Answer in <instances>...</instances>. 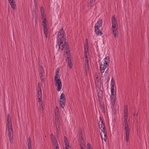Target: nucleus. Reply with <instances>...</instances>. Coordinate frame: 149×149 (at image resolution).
<instances>
[{
  "instance_id": "f257e3e1",
  "label": "nucleus",
  "mask_w": 149,
  "mask_h": 149,
  "mask_svg": "<svg viewBox=\"0 0 149 149\" xmlns=\"http://www.w3.org/2000/svg\"><path fill=\"white\" fill-rule=\"evenodd\" d=\"M65 33L63 29L59 30L57 35L58 45L56 47L58 50L64 51L68 54L70 52L69 45L68 42H65Z\"/></svg>"
},
{
  "instance_id": "f03ea898",
  "label": "nucleus",
  "mask_w": 149,
  "mask_h": 149,
  "mask_svg": "<svg viewBox=\"0 0 149 149\" xmlns=\"http://www.w3.org/2000/svg\"><path fill=\"white\" fill-rule=\"evenodd\" d=\"M103 62L100 67V70L102 73L104 72V76H106L107 75L109 72L108 70V66L110 62V57L109 56H107L105 57L103 60Z\"/></svg>"
},
{
  "instance_id": "7ed1b4c3",
  "label": "nucleus",
  "mask_w": 149,
  "mask_h": 149,
  "mask_svg": "<svg viewBox=\"0 0 149 149\" xmlns=\"http://www.w3.org/2000/svg\"><path fill=\"white\" fill-rule=\"evenodd\" d=\"M41 85L39 83L38 85L37 89V97L38 98V102L39 105V111L40 113H42L44 109L45 108V105L44 103L43 102L42 100V90L41 88Z\"/></svg>"
},
{
  "instance_id": "20e7f679",
  "label": "nucleus",
  "mask_w": 149,
  "mask_h": 149,
  "mask_svg": "<svg viewBox=\"0 0 149 149\" xmlns=\"http://www.w3.org/2000/svg\"><path fill=\"white\" fill-rule=\"evenodd\" d=\"M6 126L8 128L9 141L10 143H12L13 142V132L11 119L9 114L7 115V125Z\"/></svg>"
},
{
  "instance_id": "39448f33",
  "label": "nucleus",
  "mask_w": 149,
  "mask_h": 149,
  "mask_svg": "<svg viewBox=\"0 0 149 149\" xmlns=\"http://www.w3.org/2000/svg\"><path fill=\"white\" fill-rule=\"evenodd\" d=\"M100 121L99 122V127L102 130V133L101 134V137L102 139V135H104V140L105 142L106 141V139L107 137V133L105 131V126L103 123L102 120L101 119V118L100 117Z\"/></svg>"
},
{
  "instance_id": "423d86ee",
  "label": "nucleus",
  "mask_w": 149,
  "mask_h": 149,
  "mask_svg": "<svg viewBox=\"0 0 149 149\" xmlns=\"http://www.w3.org/2000/svg\"><path fill=\"white\" fill-rule=\"evenodd\" d=\"M59 111L58 108L56 107L55 110V127L56 128V132L58 133L59 130V125L60 124L59 116Z\"/></svg>"
},
{
  "instance_id": "0eeeda50",
  "label": "nucleus",
  "mask_w": 149,
  "mask_h": 149,
  "mask_svg": "<svg viewBox=\"0 0 149 149\" xmlns=\"http://www.w3.org/2000/svg\"><path fill=\"white\" fill-rule=\"evenodd\" d=\"M102 20L100 19L95 24V31L98 36H101L102 33L100 29V28L102 25Z\"/></svg>"
},
{
  "instance_id": "6e6552de",
  "label": "nucleus",
  "mask_w": 149,
  "mask_h": 149,
  "mask_svg": "<svg viewBox=\"0 0 149 149\" xmlns=\"http://www.w3.org/2000/svg\"><path fill=\"white\" fill-rule=\"evenodd\" d=\"M111 95L110 99L111 103L113 106H114L115 104L116 99V92L114 88H111Z\"/></svg>"
},
{
  "instance_id": "1a4fd4ad",
  "label": "nucleus",
  "mask_w": 149,
  "mask_h": 149,
  "mask_svg": "<svg viewBox=\"0 0 149 149\" xmlns=\"http://www.w3.org/2000/svg\"><path fill=\"white\" fill-rule=\"evenodd\" d=\"M54 80L56 89L58 91H60L62 87L61 80L60 79V77L54 78Z\"/></svg>"
},
{
  "instance_id": "9d476101",
  "label": "nucleus",
  "mask_w": 149,
  "mask_h": 149,
  "mask_svg": "<svg viewBox=\"0 0 149 149\" xmlns=\"http://www.w3.org/2000/svg\"><path fill=\"white\" fill-rule=\"evenodd\" d=\"M65 95L62 93L61 94L60 97L59 101V104L60 106L63 108L65 105Z\"/></svg>"
},
{
  "instance_id": "9b49d317",
  "label": "nucleus",
  "mask_w": 149,
  "mask_h": 149,
  "mask_svg": "<svg viewBox=\"0 0 149 149\" xmlns=\"http://www.w3.org/2000/svg\"><path fill=\"white\" fill-rule=\"evenodd\" d=\"M51 138L52 141L54 149H59V145L56 139L53 134H51Z\"/></svg>"
},
{
  "instance_id": "f8f14e48",
  "label": "nucleus",
  "mask_w": 149,
  "mask_h": 149,
  "mask_svg": "<svg viewBox=\"0 0 149 149\" xmlns=\"http://www.w3.org/2000/svg\"><path fill=\"white\" fill-rule=\"evenodd\" d=\"M124 126L125 129V138L126 142H127L129 141V127L128 124L125 125Z\"/></svg>"
},
{
  "instance_id": "ddd939ff",
  "label": "nucleus",
  "mask_w": 149,
  "mask_h": 149,
  "mask_svg": "<svg viewBox=\"0 0 149 149\" xmlns=\"http://www.w3.org/2000/svg\"><path fill=\"white\" fill-rule=\"evenodd\" d=\"M111 21L112 28H118V24L117 19L115 17V15H113V16L111 19Z\"/></svg>"
},
{
  "instance_id": "4468645a",
  "label": "nucleus",
  "mask_w": 149,
  "mask_h": 149,
  "mask_svg": "<svg viewBox=\"0 0 149 149\" xmlns=\"http://www.w3.org/2000/svg\"><path fill=\"white\" fill-rule=\"evenodd\" d=\"M127 110V107L126 106L125 107V109L124 110V122L125 123V125L128 124L127 123V119L128 117Z\"/></svg>"
},
{
  "instance_id": "2eb2a0df",
  "label": "nucleus",
  "mask_w": 149,
  "mask_h": 149,
  "mask_svg": "<svg viewBox=\"0 0 149 149\" xmlns=\"http://www.w3.org/2000/svg\"><path fill=\"white\" fill-rule=\"evenodd\" d=\"M66 62L68 67L70 68H72V67L73 64L72 62L70 56L67 57L66 59Z\"/></svg>"
},
{
  "instance_id": "dca6fc26",
  "label": "nucleus",
  "mask_w": 149,
  "mask_h": 149,
  "mask_svg": "<svg viewBox=\"0 0 149 149\" xmlns=\"http://www.w3.org/2000/svg\"><path fill=\"white\" fill-rule=\"evenodd\" d=\"M64 139L65 149H72L71 145L69 144V142L65 136H64Z\"/></svg>"
},
{
  "instance_id": "f3484780",
  "label": "nucleus",
  "mask_w": 149,
  "mask_h": 149,
  "mask_svg": "<svg viewBox=\"0 0 149 149\" xmlns=\"http://www.w3.org/2000/svg\"><path fill=\"white\" fill-rule=\"evenodd\" d=\"M112 30L114 37L115 38L117 37L118 34V28H112Z\"/></svg>"
},
{
  "instance_id": "a211bd4d",
  "label": "nucleus",
  "mask_w": 149,
  "mask_h": 149,
  "mask_svg": "<svg viewBox=\"0 0 149 149\" xmlns=\"http://www.w3.org/2000/svg\"><path fill=\"white\" fill-rule=\"evenodd\" d=\"M78 139L79 143H84V138L83 137V135L82 133H80L79 134Z\"/></svg>"
},
{
  "instance_id": "6ab92c4d",
  "label": "nucleus",
  "mask_w": 149,
  "mask_h": 149,
  "mask_svg": "<svg viewBox=\"0 0 149 149\" xmlns=\"http://www.w3.org/2000/svg\"><path fill=\"white\" fill-rule=\"evenodd\" d=\"M88 45L87 39H86L85 43L84 45V52H88Z\"/></svg>"
},
{
  "instance_id": "aec40b11",
  "label": "nucleus",
  "mask_w": 149,
  "mask_h": 149,
  "mask_svg": "<svg viewBox=\"0 0 149 149\" xmlns=\"http://www.w3.org/2000/svg\"><path fill=\"white\" fill-rule=\"evenodd\" d=\"M89 68V61L87 60L85 61V69L86 72L87 73V71Z\"/></svg>"
},
{
  "instance_id": "412c9836",
  "label": "nucleus",
  "mask_w": 149,
  "mask_h": 149,
  "mask_svg": "<svg viewBox=\"0 0 149 149\" xmlns=\"http://www.w3.org/2000/svg\"><path fill=\"white\" fill-rule=\"evenodd\" d=\"M11 7L13 9H15L16 5L14 0H8Z\"/></svg>"
},
{
  "instance_id": "4be33fe9",
  "label": "nucleus",
  "mask_w": 149,
  "mask_h": 149,
  "mask_svg": "<svg viewBox=\"0 0 149 149\" xmlns=\"http://www.w3.org/2000/svg\"><path fill=\"white\" fill-rule=\"evenodd\" d=\"M95 0H90L88 2V7H91L94 6L95 4Z\"/></svg>"
},
{
  "instance_id": "5701e85b",
  "label": "nucleus",
  "mask_w": 149,
  "mask_h": 149,
  "mask_svg": "<svg viewBox=\"0 0 149 149\" xmlns=\"http://www.w3.org/2000/svg\"><path fill=\"white\" fill-rule=\"evenodd\" d=\"M46 23V21H42V22L43 30L44 32H45V33L46 32V30H47Z\"/></svg>"
},
{
  "instance_id": "b1692460",
  "label": "nucleus",
  "mask_w": 149,
  "mask_h": 149,
  "mask_svg": "<svg viewBox=\"0 0 149 149\" xmlns=\"http://www.w3.org/2000/svg\"><path fill=\"white\" fill-rule=\"evenodd\" d=\"M115 84V82L113 78H112L111 81V88H114V86Z\"/></svg>"
},
{
  "instance_id": "393cba45",
  "label": "nucleus",
  "mask_w": 149,
  "mask_h": 149,
  "mask_svg": "<svg viewBox=\"0 0 149 149\" xmlns=\"http://www.w3.org/2000/svg\"><path fill=\"white\" fill-rule=\"evenodd\" d=\"M28 149H32L31 147V141L30 138H29L28 139Z\"/></svg>"
},
{
  "instance_id": "a878e982",
  "label": "nucleus",
  "mask_w": 149,
  "mask_h": 149,
  "mask_svg": "<svg viewBox=\"0 0 149 149\" xmlns=\"http://www.w3.org/2000/svg\"><path fill=\"white\" fill-rule=\"evenodd\" d=\"M59 68H58L56 70L55 74V75L54 77V78H59Z\"/></svg>"
},
{
  "instance_id": "bb28decb",
  "label": "nucleus",
  "mask_w": 149,
  "mask_h": 149,
  "mask_svg": "<svg viewBox=\"0 0 149 149\" xmlns=\"http://www.w3.org/2000/svg\"><path fill=\"white\" fill-rule=\"evenodd\" d=\"M45 73H42L41 74V73H40V77L41 81L42 82L44 81V75Z\"/></svg>"
},
{
  "instance_id": "cd10ccee",
  "label": "nucleus",
  "mask_w": 149,
  "mask_h": 149,
  "mask_svg": "<svg viewBox=\"0 0 149 149\" xmlns=\"http://www.w3.org/2000/svg\"><path fill=\"white\" fill-rule=\"evenodd\" d=\"M41 14V19L42 20V21H46L45 18V15L44 14Z\"/></svg>"
},
{
  "instance_id": "c85d7f7f",
  "label": "nucleus",
  "mask_w": 149,
  "mask_h": 149,
  "mask_svg": "<svg viewBox=\"0 0 149 149\" xmlns=\"http://www.w3.org/2000/svg\"><path fill=\"white\" fill-rule=\"evenodd\" d=\"M85 52V60H88V52Z\"/></svg>"
},
{
  "instance_id": "c756f323",
  "label": "nucleus",
  "mask_w": 149,
  "mask_h": 149,
  "mask_svg": "<svg viewBox=\"0 0 149 149\" xmlns=\"http://www.w3.org/2000/svg\"><path fill=\"white\" fill-rule=\"evenodd\" d=\"M80 145L81 149H85V143H79Z\"/></svg>"
},
{
  "instance_id": "7c9ffc66",
  "label": "nucleus",
  "mask_w": 149,
  "mask_h": 149,
  "mask_svg": "<svg viewBox=\"0 0 149 149\" xmlns=\"http://www.w3.org/2000/svg\"><path fill=\"white\" fill-rule=\"evenodd\" d=\"M133 115L134 116V117L135 119L137 120V116H138V113H136V112H134V113Z\"/></svg>"
},
{
  "instance_id": "2f4dec72",
  "label": "nucleus",
  "mask_w": 149,
  "mask_h": 149,
  "mask_svg": "<svg viewBox=\"0 0 149 149\" xmlns=\"http://www.w3.org/2000/svg\"><path fill=\"white\" fill-rule=\"evenodd\" d=\"M40 11L41 14H44V10L42 6H41L40 8Z\"/></svg>"
},
{
  "instance_id": "473e14b6",
  "label": "nucleus",
  "mask_w": 149,
  "mask_h": 149,
  "mask_svg": "<svg viewBox=\"0 0 149 149\" xmlns=\"http://www.w3.org/2000/svg\"><path fill=\"white\" fill-rule=\"evenodd\" d=\"M40 73H41V74L45 73L44 69L42 67H41L40 69Z\"/></svg>"
},
{
  "instance_id": "72a5a7b5",
  "label": "nucleus",
  "mask_w": 149,
  "mask_h": 149,
  "mask_svg": "<svg viewBox=\"0 0 149 149\" xmlns=\"http://www.w3.org/2000/svg\"><path fill=\"white\" fill-rule=\"evenodd\" d=\"M87 148L88 149H92V147L90 143H87Z\"/></svg>"
},
{
  "instance_id": "f704fd0d",
  "label": "nucleus",
  "mask_w": 149,
  "mask_h": 149,
  "mask_svg": "<svg viewBox=\"0 0 149 149\" xmlns=\"http://www.w3.org/2000/svg\"><path fill=\"white\" fill-rule=\"evenodd\" d=\"M98 96L99 97H101L102 96V91L98 93Z\"/></svg>"
},
{
  "instance_id": "c9c22d12",
  "label": "nucleus",
  "mask_w": 149,
  "mask_h": 149,
  "mask_svg": "<svg viewBox=\"0 0 149 149\" xmlns=\"http://www.w3.org/2000/svg\"><path fill=\"white\" fill-rule=\"evenodd\" d=\"M44 34H45V37L46 38L47 37V30H46V32L45 33V32H44Z\"/></svg>"
}]
</instances>
